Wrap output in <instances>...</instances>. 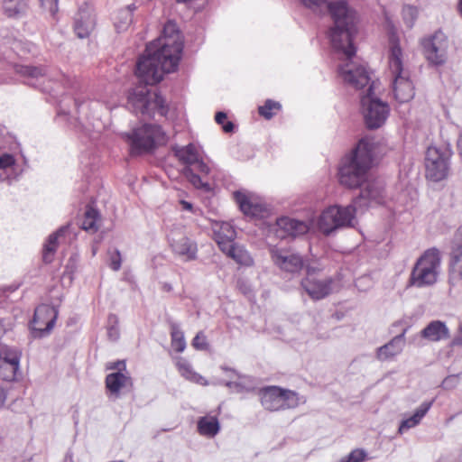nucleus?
Listing matches in <instances>:
<instances>
[{
	"label": "nucleus",
	"instance_id": "obj_1",
	"mask_svg": "<svg viewBox=\"0 0 462 462\" xmlns=\"http://www.w3.org/2000/svg\"><path fill=\"white\" fill-rule=\"evenodd\" d=\"M183 50L181 35L175 23L168 22L162 36L147 44L136 63L135 74L146 83H159L165 73L176 70Z\"/></svg>",
	"mask_w": 462,
	"mask_h": 462
},
{
	"label": "nucleus",
	"instance_id": "obj_2",
	"mask_svg": "<svg viewBox=\"0 0 462 462\" xmlns=\"http://www.w3.org/2000/svg\"><path fill=\"white\" fill-rule=\"evenodd\" d=\"M302 4L314 12L328 8L333 20L328 36L331 46L347 59L356 54L353 39L357 33L358 16L346 0L328 3V0H301Z\"/></svg>",
	"mask_w": 462,
	"mask_h": 462
},
{
	"label": "nucleus",
	"instance_id": "obj_3",
	"mask_svg": "<svg viewBox=\"0 0 462 462\" xmlns=\"http://www.w3.org/2000/svg\"><path fill=\"white\" fill-rule=\"evenodd\" d=\"M351 59L346 57V61L339 66L338 72L344 82L356 89L368 86L366 94L360 97L362 114L369 129L379 128L388 117V104L374 96L376 82L371 79L366 68L356 65Z\"/></svg>",
	"mask_w": 462,
	"mask_h": 462
},
{
	"label": "nucleus",
	"instance_id": "obj_4",
	"mask_svg": "<svg viewBox=\"0 0 462 462\" xmlns=\"http://www.w3.org/2000/svg\"><path fill=\"white\" fill-rule=\"evenodd\" d=\"M374 149V142L368 138H363L358 142L352 153L342 161L338 172L340 184L356 189L367 180Z\"/></svg>",
	"mask_w": 462,
	"mask_h": 462
},
{
	"label": "nucleus",
	"instance_id": "obj_5",
	"mask_svg": "<svg viewBox=\"0 0 462 462\" xmlns=\"http://www.w3.org/2000/svg\"><path fill=\"white\" fill-rule=\"evenodd\" d=\"M139 84L133 88L127 96V108L136 116L144 118L154 117L156 114L165 116L168 113V106L165 105L164 98L157 92H152L146 83L138 76ZM153 83L151 85H155Z\"/></svg>",
	"mask_w": 462,
	"mask_h": 462
},
{
	"label": "nucleus",
	"instance_id": "obj_6",
	"mask_svg": "<svg viewBox=\"0 0 462 462\" xmlns=\"http://www.w3.org/2000/svg\"><path fill=\"white\" fill-rule=\"evenodd\" d=\"M389 69L393 76V93L399 103H406L414 97V87L409 71L403 69L402 51L394 36L390 39Z\"/></svg>",
	"mask_w": 462,
	"mask_h": 462
},
{
	"label": "nucleus",
	"instance_id": "obj_7",
	"mask_svg": "<svg viewBox=\"0 0 462 462\" xmlns=\"http://www.w3.org/2000/svg\"><path fill=\"white\" fill-rule=\"evenodd\" d=\"M440 262V253L438 249L427 250L416 262L410 283L419 288L434 284L438 279Z\"/></svg>",
	"mask_w": 462,
	"mask_h": 462
},
{
	"label": "nucleus",
	"instance_id": "obj_8",
	"mask_svg": "<svg viewBox=\"0 0 462 462\" xmlns=\"http://www.w3.org/2000/svg\"><path fill=\"white\" fill-rule=\"evenodd\" d=\"M452 153L449 144L430 146L425 156L426 178L434 182L446 179L448 175Z\"/></svg>",
	"mask_w": 462,
	"mask_h": 462
},
{
	"label": "nucleus",
	"instance_id": "obj_9",
	"mask_svg": "<svg viewBox=\"0 0 462 462\" xmlns=\"http://www.w3.org/2000/svg\"><path fill=\"white\" fill-rule=\"evenodd\" d=\"M125 136L130 144L132 154L149 152L156 144L163 143L166 141L162 127L157 125H143L142 127L133 130L131 134H125Z\"/></svg>",
	"mask_w": 462,
	"mask_h": 462
},
{
	"label": "nucleus",
	"instance_id": "obj_10",
	"mask_svg": "<svg viewBox=\"0 0 462 462\" xmlns=\"http://www.w3.org/2000/svg\"><path fill=\"white\" fill-rule=\"evenodd\" d=\"M357 210L354 203L346 207H328L320 215L319 228L324 235L329 236L338 228L353 226Z\"/></svg>",
	"mask_w": 462,
	"mask_h": 462
},
{
	"label": "nucleus",
	"instance_id": "obj_11",
	"mask_svg": "<svg viewBox=\"0 0 462 462\" xmlns=\"http://www.w3.org/2000/svg\"><path fill=\"white\" fill-rule=\"evenodd\" d=\"M420 43L423 56L430 65L439 67L447 62L448 39L441 30L423 37Z\"/></svg>",
	"mask_w": 462,
	"mask_h": 462
},
{
	"label": "nucleus",
	"instance_id": "obj_12",
	"mask_svg": "<svg viewBox=\"0 0 462 462\" xmlns=\"http://www.w3.org/2000/svg\"><path fill=\"white\" fill-rule=\"evenodd\" d=\"M261 403L264 409L276 411L280 410L294 409L300 404L299 394L291 390L282 389L278 386H269L260 392Z\"/></svg>",
	"mask_w": 462,
	"mask_h": 462
},
{
	"label": "nucleus",
	"instance_id": "obj_13",
	"mask_svg": "<svg viewBox=\"0 0 462 462\" xmlns=\"http://www.w3.org/2000/svg\"><path fill=\"white\" fill-rule=\"evenodd\" d=\"M58 309L48 304H42L34 310L30 328L32 337L42 338L51 334L58 318Z\"/></svg>",
	"mask_w": 462,
	"mask_h": 462
},
{
	"label": "nucleus",
	"instance_id": "obj_14",
	"mask_svg": "<svg viewBox=\"0 0 462 462\" xmlns=\"http://www.w3.org/2000/svg\"><path fill=\"white\" fill-rule=\"evenodd\" d=\"M353 201L358 210L384 204V184L379 180H366L359 196Z\"/></svg>",
	"mask_w": 462,
	"mask_h": 462
},
{
	"label": "nucleus",
	"instance_id": "obj_15",
	"mask_svg": "<svg viewBox=\"0 0 462 462\" xmlns=\"http://www.w3.org/2000/svg\"><path fill=\"white\" fill-rule=\"evenodd\" d=\"M269 253L273 263L284 272L297 273L303 267L302 257L289 247L270 245Z\"/></svg>",
	"mask_w": 462,
	"mask_h": 462
},
{
	"label": "nucleus",
	"instance_id": "obj_16",
	"mask_svg": "<svg viewBox=\"0 0 462 462\" xmlns=\"http://www.w3.org/2000/svg\"><path fill=\"white\" fill-rule=\"evenodd\" d=\"M21 353L17 348L0 345V376L7 382L15 381L20 375Z\"/></svg>",
	"mask_w": 462,
	"mask_h": 462
},
{
	"label": "nucleus",
	"instance_id": "obj_17",
	"mask_svg": "<svg viewBox=\"0 0 462 462\" xmlns=\"http://www.w3.org/2000/svg\"><path fill=\"white\" fill-rule=\"evenodd\" d=\"M310 226L306 221L281 217L276 219L274 226L275 236L280 239L296 238L307 234Z\"/></svg>",
	"mask_w": 462,
	"mask_h": 462
},
{
	"label": "nucleus",
	"instance_id": "obj_18",
	"mask_svg": "<svg viewBox=\"0 0 462 462\" xmlns=\"http://www.w3.org/2000/svg\"><path fill=\"white\" fill-rule=\"evenodd\" d=\"M311 271L312 268H307V276L301 281V286L311 299L321 300L331 293L334 281L332 278L313 276Z\"/></svg>",
	"mask_w": 462,
	"mask_h": 462
},
{
	"label": "nucleus",
	"instance_id": "obj_19",
	"mask_svg": "<svg viewBox=\"0 0 462 462\" xmlns=\"http://www.w3.org/2000/svg\"><path fill=\"white\" fill-rule=\"evenodd\" d=\"M462 281V226L455 233L449 263V282L456 285Z\"/></svg>",
	"mask_w": 462,
	"mask_h": 462
},
{
	"label": "nucleus",
	"instance_id": "obj_20",
	"mask_svg": "<svg viewBox=\"0 0 462 462\" xmlns=\"http://www.w3.org/2000/svg\"><path fill=\"white\" fill-rule=\"evenodd\" d=\"M234 199L240 210L248 217H262L266 208L263 204L256 201L255 198L249 192L237 190L234 192Z\"/></svg>",
	"mask_w": 462,
	"mask_h": 462
},
{
	"label": "nucleus",
	"instance_id": "obj_21",
	"mask_svg": "<svg viewBox=\"0 0 462 462\" xmlns=\"http://www.w3.org/2000/svg\"><path fill=\"white\" fill-rule=\"evenodd\" d=\"M96 25L95 14L88 5L81 6L75 17L74 31L80 39L88 38Z\"/></svg>",
	"mask_w": 462,
	"mask_h": 462
},
{
	"label": "nucleus",
	"instance_id": "obj_22",
	"mask_svg": "<svg viewBox=\"0 0 462 462\" xmlns=\"http://www.w3.org/2000/svg\"><path fill=\"white\" fill-rule=\"evenodd\" d=\"M405 332L406 329L400 335L393 337L388 343L378 347L376 349V358L381 362H384L400 355L405 346Z\"/></svg>",
	"mask_w": 462,
	"mask_h": 462
},
{
	"label": "nucleus",
	"instance_id": "obj_23",
	"mask_svg": "<svg viewBox=\"0 0 462 462\" xmlns=\"http://www.w3.org/2000/svg\"><path fill=\"white\" fill-rule=\"evenodd\" d=\"M171 247L175 254L182 257L185 261H192L197 257V244L185 236L171 238Z\"/></svg>",
	"mask_w": 462,
	"mask_h": 462
},
{
	"label": "nucleus",
	"instance_id": "obj_24",
	"mask_svg": "<svg viewBox=\"0 0 462 462\" xmlns=\"http://www.w3.org/2000/svg\"><path fill=\"white\" fill-rule=\"evenodd\" d=\"M420 337L430 342H438L449 338L450 334L445 322L432 320L420 331Z\"/></svg>",
	"mask_w": 462,
	"mask_h": 462
},
{
	"label": "nucleus",
	"instance_id": "obj_25",
	"mask_svg": "<svg viewBox=\"0 0 462 462\" xmlns=\"http://www.w3.org/2000/svg\"><path fill=\"white\" fill-rule=\"evenodd\" d=\"M215 241L217 243L220 250L234 243L236 233L230 223H216L213 226Z\"/></svg>",
	"mask_w": 462,
	"mask_h": 462
},
{
	"label": "nucleus",
	"instance_id": "obj_26",
	"mask_svg": "<svg viewBox=\"0 0 462 462\" xmlns=\"http://www.w3.org/2000/svg\"><path fill=\"white\" fill-rule=\"evenodd\" d=\"M434 402V400H431L430 402H423L419 408L416 409L413 415L402 420L400 426H399V433L402 434L403 432L407 431L408 430L416 427L423 417L427 414V412L431 408L432 404Z\"/></svg>",
	"mask_w": 462,
	"mask_h": 462
},
{
	"label": "nucleus",
	"instance_id": "obj_27",
	"mask_svg": "<svg viewBox=\"0 0 462 462\" xmlns=\"http://www.w3.org/2000/svg\"><path fill=\"white\" fill-rule=\"evenodd\" d=\"M221 251L240 265L251 266L254 264V259L248 251L240 245L232 243L224 247Z\"/></svg>",
	"mask_w": 462,
	"mask_h": 462
},
{
	"label": "nucleus",
	"instance_id": "obj_28",
	"mask_svg": "<svg viewBox=\"0 0 462 462\" xmlns=\"http://www.w3.org/2000/svg\"><path fill=\"white\" fill-rule=\"evenodd\" d=\"M130 382V377L121 372L111 373L106 377V387L115 398L120 396L121 390Z\"/></svg>",
	"mask_w": 462,
	"mask_h": 462
},
{
	"label": "nucleus",
	"instance_id": "obj_29",
	"mask_svg": "<svg viewBox=\"0 0 462 462\" xmlns=\"http://www.w3.org/2000/svg\"><path fill=\"white\" fill-rule=\"evenodd\" d=\"M136 9L134 4H131L117 11L114 17V26L117 32H125L133 23V12Z\"/></svg>",
	"mask_w": 462,
	"mask_h": 462
},
{
	"label": "nucleus",
	"instance_id": "obj_30",
	"mask_svg": "<svg viewBox=\"0 0 462 462\" xmlns=\"http://www.w3.org/2000/svg\"><path fill=\"white\" fill-rule=\"evenodd\" d=\"M198 432L208 438L215 437L220 430V424L216 416L206 415L198 420Z\"/></svg>",
	"mask_w": 462,
	"mask_h": 462
},
{
	"label": "nucleus",
	"instance_id": "obj_31",
	"mask_svg": "<svg viewBox=\"0 0 462 462\" xmlns=\"http://www.w3.org/2000/svg\"><path fill=\"white\" fill-rule=\"evenodd\" d=\"M68 230L67 226L60 227L56 232L50 235L46 243L43 245L42 260L46 263H51L53 261L54 254L58 246V238L63 236Z\"/></svg>",
	"mask_w": 462,
	"mask_h": 462
},
{
	"label": "nucleus",
	"instance_id": "obj_32",
	"mask_svg": "<svg viewBox=\"0 0 462 462\" xmlns=\"http://www.w3.org/2000/svg\"><path fill=\"white\" fill-rule=\"evenodd\" d=\"M175 156L184 164L186 167L194 165L199 158L198 149L192 143H189L183 147H176L173 149Z\"/></svg>",
	"mask_w": 462,
	"mask_h": 462
},
{
	"label": "nucleus",
	"instance_id": "obj_33",
	"mask_svg": "<svg viewBox=\"0 0 462 462\" xmlns=\"http://www.w3.org/2000/svg\"><path fill=\"white\" fill-rule=\"evenodd\" d=\"M3 8L8 17H19L27 9L26 0H4Z\"/></svg>",
	"mask_w": 462,
	"mask_h": 462
},
{
	"label": "nucleus",
	"instance_id": "obj_34",
	"mask_svg": "<svg viewBox=\"0 0 462 462\" xmlns=\"http://www.w3.org/2000/svg\"><path fill=\"white\" fill-rule=\"evenodd\" d=\"M169 324L171 329V346L176 352L181 353L186 348L184 333L178 323L171 321Z\"/></svg>",
	"mask_w": 462,
	"mask_h": 462
},
{
	"label": "nucleus",
	"instance_id": "obj_35",
	"mask_svg": "<svg viewBox=\"0 0 462 462\" xmlns=\"http://www.w3.org/2000/svg\"><path fill=\"white\" fill-rule=\"evenodd\" d=\"M178 369L181 375L186 379L195 383H204V378L199 374L193 372L191 365L187 361H180L178 363Z\"/></svg>",
	"mask_w": 462,
	"mask_h": 462
},
{
	"label": "nucleus",
	"instance_id": "obj_36",
	"mask_svg": "<svg viewBox=\"0 0 462 462\" xmlns=\"http://www.w3.org/2000/svg\"><path fill=\"white\" fill-rule=\"evenodd\" d=\"M98 218V212L92 208H88L84 215V219L82 221V228L87 231L96 232L97 230V220Z\"/></svg>",
	"mask_w": 462,
	"mask_h": 462
},
{
	"label": "nucleus",
	"instance_id": "obj_37",
	"mask_svg": "<svg viewBox=\"0 0 462 462\" xmlns=\"http://www.w3.org/2000/svg\"><path fill=\"white\" fill-rule=\"evenodd\" d=\"M282 106L279 102L273 101L272 99H267L263 106H259L258 112L259 115L264 117L265 119H271L274 116L273 110L279 111Z\"/></svg>",
	"mask_w": 462,
	"mask_h": 462
},
{
	"label": "nucleus",
	"instance_id": "obj_38",
	"mask_svg": "<svg viewBox=\"0 0 462 462\" xmlns=\"http://www.w3.org/2000/svg\"><path fill=\"white\" fill-rule=\"evenodd\" d=\"M402 13L405 24L409 28H412L418 17V9L412 5H405Z\"/></svg>",
	"mask_w": 462,
	"mask_h": 462
},
{
	"label": "nucleus",
	"instance_id": "obj_39",
	"mask_svg": "<svg viewBox=\"0 0 462 462\" xmlns=\"http://www.w3.org/2000/svg\"><path fill=\"white\" fill-rule=\"evenodd\" d=\"M185 177L193 184L196 188H208L207 184H204L200 177L196 174L190 167H185L183 170Z\"/></svg>",
	"mask_w": 462,
	"mask_h": 462
},
{
	"label": "nucleus",
	"instance_id": "obj_40",
	"mask_svg": "<svg viewBox=\"0 0 462 462\" xmlns=\"http://www.w3.org/2000/svg\"><path fill=\"white\" fill-rule=\"evenodd\" d=\"M365 457V451L361 448H356L352 450L346 457L341 458L340 462H363Z\"/></svg>",
	"mask_w": 462,
	"mask_h": 462
},
{
	"label": "nucleus",
	"instance_id": "obj_41",
	"mask_svg": "<svg viewBox=\"0 0 462 462\" xmlns=\"http://www.w3.org/2000/svg\"><path fill=\"white\" fill-rule=\"evenodd\" d=\"M22 73L28 76L32 79H39L44 77V69L39 67L26 66L23 68Z\"/></svg>",
	"mask_w": 462,
	"mask_h": 462
},
{
	"label": "nucleus",
	"instance_id": "obj_42",
	"mask_svg": "<svg viewBox=\"0 0 462 462\" xmlns=\"http://www.w3.org/2000/svg\"><path fill=\"white\" fill-rule=\"evenodd\" d=\"M215 120L218 125H222V128L226 133H231L234 129V124L230 121H226V114L224 112H217L215 116Z\"/></svg>",
	"mask_w": 462,
	"mask_h": 462
},
{
	"label": "nucleus",
	"instance_id": "obj_43",
	"mask_svg": "<svg viewBox=\"0 0 462 462\" xmlns=\"http://www.w3.org/2000/svg\"><path fill=\"white\" fill-rule=\"evenodd\" d=\"M109 254V266L114 271H118L121 268V254L117 249L108 252Z\"/></svg>",
	"mask_w": 462,
	"mask_h": 462
},
{
	"label": "nucleus",
	"instance_id": "obj_44",
	"mask_svg": "<svg viewBox=\"0 0 462 462\" xmlns=\"http://www.w3.org/2000/svg\"><path fill=\"white\" fill-rule=\"evenodd\" d=\"M192 346L198 350H204L208 346L206 337L203 332H199L192 340Z\"/></svg>",
	"mask_w": 462,
	"mask_h": 462
},
{
	"label": "nucleus",
	"instance_id": "obj_45",
	"mask_svg": "<svg viewBox=\"0 0 462 462\" xmlns=\"http://www.w3.org/2000/svg\"><path fill=\"white\" fill-rule=\"evenodd\" d=\"M15 160L12 154L9 153H2L0 154V169H5L14 165Z\"/></svg>",
	"mask_w": 462,
	"mask_h": 462
},
{
	"label": "nucleus",
	"instance_id": "obj_46",
	"mask_svg": "<svg viewBox=\"0 0 462 462\" xmlns=\"http://www.w3.org/2000/svg\"><path fill=\"white\" fill-rule=\"evenodd\" d=\"M42 5L49 10L51 14L58 12V0H41Z\"/></svg>",
	"mask_w": 462,
	"mask_h": 462
},
{
	"label": "nucleus",
	"instance_id": "obj_47",
	"mask_svg": "<svg viewBox=\"0 0 462 462\" xmlns=\"http://www.w3.org/2000/svg\"><path fill=\"white\" fill-rule=\"evenodd\" d=\"M120 333L116 326H110L107 329V337L112 341H116L119 338Z\"/></svg>",
	"mask_w": 462,
	"mask_h": 462
},
{
	"label": "nucleus",
	"instance_id": "obj_48",
	"mask_svg": "<svg viewBox=\"0 0 462 462\" xmlns=\"http://www.w3.org/2000/svg\"><path fill=\"white\" fill-rule=\"evenodd\" d=\"M237 287L245 295H249L252 292L250 285L244 280L237 281Z\"/></svg>",
	"mask_w": 462,
	"mask_h": 462
},
{
	"label": "nucleus",
	"instance_id": "obj_49",
	"mask_svg": "<svg viewBox=\"0 0 462 462\" xmlns=\"http://www.w3.org/2000/svg\"><path fill=\"white\" fill-rule=\"evenodd\" d=\"M457 382V375H449L443 380L442 385L444 388H449L453 385V383H455Z\"/></svg>",
	"mask_w": 462,
	"mask_h": 462
},
{
	"label": "nucleus",
	"instance_id": "obj_50",
	"mask_svg": "<svg viewBox=\"0 0 462 462\" xmlns=\"http://www.w3.org/2000/svg\"><path fill=\"white\" fill-rule=\"evenodd\" d=\"M226 386H227L230 389H234L236 392H242L245 389L243 384L239 382H232V381L226 382Z\"/></svg>",
	"mask_w": 462,
	"mask_h": 462
},
{
	"label": "nucleus",
	"instance_id": "obj_51",
	"mask_svg": "<svg viewBox=\"0 0 462 462\" xmlns=\"http://www.w3.org/2000/svg\"><path fill=\"white\" fill-rule=\"evenodd\" d=\"M196 166V169L203 173H208L209 168L208 166L203 162L200 158H199V161L194 164Z\"/></svg>",
	"mask_w": 462,
	"mask_h": 462
},
{
	"label": "nucleus",
	"instance_id": "obj_52",
	"mask_svg": "<svg viewBox=\"0 0 462 462\" xmlns=\"http://www.w3.org/2000/svg\"><path fill=\"white\" fill-rule=\"evenodd\" d=\"M6 400V392L4 387L0 384V408H2Z\"/></svg>",
	"mask_w": 462,
	"mask_h": 462
},
{
	"label": "nucleus",
	"instance_id": "obj_53",
	"mask_svg": "<svg viewBox=\"0 0 462 462\" xmlns=\"http://www.w3.org/2000/svg\"><path fill=\"white\" fill-rule=\"evenodd\" d=\"M121 367L125 368V363L124 362H116V363H114L113 365L110 366L111 369H117L118 371L117 372H121Z\"/></svg>",
	"mask_w": 462,
	"mask_h": 462
},
{
	"label": "nucleus",
	"instance_id": "obj_54",
	"mask_svg": "<svg viewBox=\"0 0 462 462\" xmlns=\"http://www.w3.org/2000/svg\"><path fill=\"white\" fill-rule=\"evenodd\" d=\"M457 147L460 156H462V134H460L457 138Z\"/></svg>",
	"mask_w": 462,
	"mask_h": 462
},
{
	"label": "nucleus",
	"instance_id": "obj_55",
	"mask_svg": "<svg viewBox=\"0 0 462 462\" xmlns=\"http://www.w3.org/2000/svg\"><path fill=\"white\" fill-rule=\"evenodd\" d=\"M180 204L182 205L183 208L186 209V210H191L192 209V204L188 202V201L181 200Z\"/></svg>",
	"mask_w": 462,
	"mask_h": 462
},
{
	"label": "nucleus",
	"instance_id": "obj_56",
	"mask_svg": "<svg viewBox=\"0 0 462 462\" xmlns=\"http://www.w3.org/2000/svg\"><path fill=\"white\" fill-rule=\"evenodd\" d=\"M62 80L64 81V83L68 86H72V83H71V79H69V76H66V75H62Z\"/></svg>",
	"mask_w": 462,
	"mask_h": 462
},
{
	"label": "nucleus",
	"instance_id": "obj_57",
	"mask_svg": "<svg viewBox=\"0 0 462 462\" xmlns=\"http://www.w3.org/2000/svg\"><path fill=\"white\" fill-rule=\"evenodd\" d=\"M5 332V326L3 324V321L0 319V337H2Z\"/></svg>",
	"mask_w": 462,
	"mask_h": 462
},
{
	"label": "nucleus",
	"instance_id": "obj_58",
	"mask_svg": "<svg viewBox=\"0 0 462 462\" xmlns=\"http://www.w3.org/2000/svg\"><path fill=\"white\" fill-rule=\"evenodd\" d=\"M74 104H75V106L77 109H79V106H81V103H79V99H75Z\"/></svg>",
	"mask_w": 462,
	"mask_h": 462
},
{
	"label": "nucleus",
	"instance_id": "obj_59",
	"mask_svg": "<svg viewBox=\"0 0 462 462\" xmlns=\"http://www.w3.org/2000/svg\"><path fill=\"white\" fill-rule=\"evenodd\" d=\"M458 8H459V12L462 15V0H459Z\"/></svg>",
	"mask_w": 462,
	"mask_h": 462
},
{
	"label": "nucleus",
	"instance_id": "obj_60",
	"mask_svg": "<svg viewBox=\"0 0 462 462\" xmlns=\"http://www.w3.org/2000/svg\"><path fill=\"white\" fill-rule=\"evenodd\" d=\"M310 268H312L311 273H313V276H316V271H317V269H316V268H314V267H312V266H310Z\"/></svg>",
	"mask_w": 462,
	"mask_h": 462
},
{
	"label": "nucleus",
	"instance_id": "obj_61",
	"mask_svg": "<svg viewBox=\"0 0 462 462\" xmlns=\"http://www.w3.org/2000/svg\"><path fill=\"white\" fill-rule=\"evenodd\" d=\"M224 369H225L226 371H230V372H234V373H235V371H234L233 369H231V368H224Z\"/></svg>",
	"mask_w": 462,
	"mask_h": 462
},
{
	"label": "nucleus",
	"instance_id": "obj_62",
	"mask_svg": "<svg viewBox=\"0 0 462 462\" xmlns=\"http://www.w3.org/2000/svg\"><path fill=\"white\" fill-rule=\"evenodd\" d=\"M109 319H116V316L111 315V316L109 317Z\"/></svg>",
	"mask_w": 462,
	"mask_h": 462
}]
</instances>
